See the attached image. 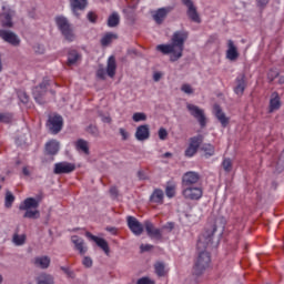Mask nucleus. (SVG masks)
<instances>
[{
  "label": "nucleus",
  "mask_w": 284,
  "mask_h": 284,
  "mask_svg": "<svg viewBox=\"0 0 284 284\" xmlns=\"http://www.w3.org/2000/svg\"><path fill=\"white\" fill-rule=\"evenodd\" d=\"M126 222L129 230H131L135 236H141V234H143V224H141L136 217L130 215L126 217Z\"/></svg>",
  "instance_id": "f3484780"
},
{
  "label": "nucleus",
  "mask_w": 284,
  "mask_h": 284,
  "mask_svg": "<svg viewBox=\"0 0 284 284\" xmlns=\"http://www.w3.org/2000/svg\"><path fill=\"white\" fill-rule=\"evenodd\" d=\"M106 74L111 79H114V74H116V59L114 58V55L109 57L106 71L105 69H103V65H100V68L97 71V77L98 79H101V81H105Z\"/></svg>",
  "instance_id": "39448f33"
},
{
  "label": "nucleus",
  "mask_w": 284,
  "mask_h": 284,
  "mask_svg": "<svg viewBox=\"0 0 284 284\" xmlns=\"http://www.w3.org/2000/svg\"><path fill=\"white\" fill-rule=\"evenodd\" d=\"M110 194H111V196H114V199H116V196H119V190L116 189V186H112L110 189Z\"/></svg>",
  "instance_id": "bf43d9fd"
},
{
  "label": "nucleus",
  "mask_w": 284,
  "mask_h": 284,
  "mask_svg": "<svg viewBox=\"0 0 284 284\" xmlns=\"http://www.w3.org/2000/svg\"><path fill=\"white\" fill-rule=\"evenodd\" d=\"M75 150L83 152L85 154H90V146L88 145V141L83 139H79L75 142Z\"/></svg>",
  "instance_id": "c85d7f7f"
},
{
  "label": "nucleus",
  "mask_w": 284,
  "mask_h": 284,
  "mask_svg": "<svg viewBox=\"0 0 284 284\" xmlns=\"http://www.w3.org/2000/svg\"><path fill=\"white\" fill-rule=\"evenodd\" d=\"M13 203H14V195L12 194V192L7 191L6 197H4V206L10 209V207H12Z\"/></svg>",
  "instance_id": "e433bc0d"
},
{
  "label": "nucleus",
  "mask_w": 284,
  "mask_h": 284,
  "mask_svg": "<svg viewBox=\"0 0 284 284\" xmlns=\"http://www.w3.org/2000/svg\"><path fill=\"white\" fill-rule=\"evenodd\" d=\"M106 230H108V232H114L115 229L114 227H108Z\"/></svg>",
  "instance_id": "774afa93"
},
{
  "label": "nucleus",
  "mask_w": 284,
  "mask_h": 284,
  "mask_svg": "<svg viewBox=\"0 0 284 284\" xmlns=\"http://www.w3.org/2000/svg\"><path fill=\"white\" fill-rule=\"evenodd\" d=\"M182 3L187 8L186 16L189 19L193 21V23H201V16L194 6V2L192 0H182Z\"/></svg>",
  "instance_id": "9b49d317"
},
{
  "label": "nucleus",
  "mask_w": 284,
  "mask_h": 284,
  "mask_svg": "<svg viewBox=\"0 0 284 284\" xmlns=\"http://www.w3.org/2000/svg\"><path fill=\"white\" fill-rule=\"evenodd\" d=\"M213 110H214V114H215L217 121H220L222 128H227V125L230 124V118L225 116V112H223V109H221V105L214 104Z\"/></svg>",
  "instance_id": "412c9836"
},
{
  "label": "nucleus",
  "mask_w": 284,
  "mask_h": 284,
  "mask_svg": "<svg viewBox=\"0 0 284 284\" xmlns=\"http://www.w3.org/2000/svg\"><path fill=\"white\" fill-rule=\"evenodd\" d=\"M60 270L69 276V278H74V271L70 270L69 267L61 266Z\"/></svg>",
  "instance_id": "de8ad7c7"
},
{
  "label": "nucleus",
  "mask_w": 284,
  "mask_h": 284,
  "mask_svg": "<svg viewBox=\"0 0 284 284\" xmlns=\"http://www.w3.org/2000/svg\"><path fill=\"white\" fill-rule=\"evenodd\" d=\"M13 243L14 245H23L26 243V235L14 234Z\"/></svg>",
  "instance_id": "79ce46f5"
},
{
  "label": "nucleus",
  "mask_w": 284,
  "mask_h": 284,
  "mask_svg": "<svg viewBox=\"0 0 284 284\" xmlns=\"http://www.w3.org/2000/svg\"><path fill=\"white\" fill-rule=\"evenodd\" d=\"M201 181V175L197 172L189 171L182 176V185L183 187H190L191 185H195Z\"/></svg>",
  "instance_id": "ddd939ff"
},
{
  "label": "nucleus",
  "mask_w": 284,
  "mask_h": 284,
  "mask_svg": "<svg viewBox=\"0 0 284 284\" xmlns=\"http://www.w3.org/2000/svg\"><path fill=\"white\" fill-rule=\"evenodd\" d=\"M113 39H119V37L114 33H106L100 41L101 45H103V48H108V45L112 43Z\"/></svg>",
  "instance_id": "473e14b6"
},
{
  "label": "nucleus",
  "mask_w": 284,
  "mask_h": 284,
  "mask_svg": "<svg viewBox=\"0 0 284 284\" xmlns=\"http://www.w3.org/2000/svg\"><path fill=\"white\" fill-rule=\"evenodd\" d=\"M164 196H165V193H163V190L155 189L150 196V201L151 203H163Z\"/></svg>",
  "instance_id": "cd10ccee"
},
{
  "label": "nucleus",
  "mask_w": 284,
  "mask_h": 284,
  "mask_svg": "<svg viewBox=\"0 0 284 284\" xmlns=\"http://www.w3.org/2000/svg\"><path fill=\"white\" fill-rule=\"evenodd\" d=\"M201 150H202V152H204L205 159H210V156H214V152H215L214 145H212L210 143L203 144L201 146Z\"/></svg>",
  "instance_id": "2f4dec72"
},
{
  "label": "nucleus",
  "mask_w": 284,
  "mask_h": 284,
  "mask_svg": "<svg viewBox=\"0 0 284 284\" xmlns=\"http://www.w3.org/2000/svg\"><path fill=\"white\" fill-rule=\"evenodd\" d=\"M172 10H174V7L169 6V7L159 8L155 11H152L151 14H152L153 21H155L158 26L163 24V21L168 19V14H170Z\"/></svg>",
  "instance_id": "9d476101"
},
{
  "label": "nucleus",
  "mask_w": 284,
  "mask_h": 284,
  "mask_svg": "<svg viewBox=\"0 0 284 284\" xmlns=\"http://www.w3.org/2000/svg\"><path fill=\"white\" fill-rule=\"evenodd\" d=\"M150 250H154V245L152 244H142L140 245V252L143 254V252H150Z\"/></svg>",
  "instance_id": "8fccbe9b"
},
{
  "label": "nucleus",
  "mask_w": 284,
  "mask_h": 284,
  "mask_svg": "<svg viewBox=\"0 0 284 284\" xmlns=\"http://www.w3.org/2000/svg\"><path fill=\"white\" fill-rule=\"evenodd\" d=\"M99 116H101L103 123H112V118L109 115H103V113H99Z\"/></svg>",
  "instance_id": "4d7b16f0"
},
{
  "label": "nucleus",
  "mask_w": 284,
  "mask_h": 284,
  "mask_svg": "<svg viewBox=\"0 0 284 284\" xmlns=\"http://www.w3.org/2000/svg\"><path fill=\"white\" fill-rule=\"evenodd\" d=\"M278 83H280L281 85H283V83H284V77H283V75L280 77Z\"/></svg>",
  "instance_id": "338daca9"
},
{
  "label": "nucleus",
  "mask_w": 284,
  "mask_h": 284,
  "mask_svg": "<svg viewBox=\"0 0 284 284\" xmlns=\"http://www.w3.org/2000/svg\"><path fill=\"white\" fill-rule=\"evenodd\" d=\"M189 37L190 33L187 31L178 30L173 33L170 44H159L156 50L162 52V54H171L170 61L174 63L175 61H179L181 57H183V50H185V41H187Z\"/></svg>",
  "instance_id": "f03ea898"
},
{
  "label": "nucleus",
  "mask_w": 284,
  "mask_h": 284,
  "mask_svg": "<svg viewBox=\"0 0 284 284\" xmlns=\"http://www.w3.org/2000/svg\"><path fill=\"white\" fill-rule=\"evenodd\" d=\"M22 174H24V176H30V170H28V166H23Z\"/></svg>",
  "instance_id": "680f3d73"
},
{
  "label": "nucleus",
  "mask_w": 284,
  "mask_h": 284,
  "mask_svg": "<svg viewBox=\"0 0 284 284\" xmlns=\"http://www.w3.org/2000/svg\"><path fill=\"white\" fill-rule=\"evenodd\" d=\"M69 3L71 11L74 14V17H77V19L81 17V13L79 12H83V10L88 8V0H69Z\"/></svg>",
  "instance_id": "a211bd4d"
},
{
  "label": "nucleus",
  "mask_w": 284,
  "mask_h": 284,
  "mask_svg": "<svg viewBox=\"0 0 284 284\" xmlns=\"http://www.w3.org/2000/svg\"><path fill=\"white\" fill-rule=\"evenodd\" d=\"M50 87V80L48 78H44L43 81L33 89V98L37 103L40 105H43L45 101H43V97H45V92H48V88Z\"/></svg>",
  "instance_id": "0eeeda50"
},
{
  "label": "nucleus",
  "mask_w": 284,
  "mask_h": 284,
  "mask_svg": "<svg viewBox=\"0 0 284 284\" xmlns=\"http://www.w3.org/2000/svg\"><path fill=\"white\" fill-rule=\"evenodd\" d=\"M49 129L52 134H59L63 130V116L54 115L49 118Z\"/></svg>",
  "instance_id": "dca6fc26"
},
{
  "label": "nucleus",
  "mask_w": 284,
  "mask_h": 284,
  "mask_svg": "<svg viewBox=\"0 0 284 284\" xmlns=\"http://www.w3.org/2000/svg\"><path fill=\"white\" fill-rule=\"evenodd\" d=\"M173 154L171 152H165L163 155H162V159H172Z\"/></svg>",
  "instance_id": "e2e57ef3"
},
{
  "label": "nucleus",
  "mask_w": 284,
  "mask_h": 284,
  "mask_svg": "<svg viewBox=\"0 0 284 284\" xmlns=\"http://www.w3.org/2000/svg\"><path fill=\"white\" fill-rule=\"evenodd\" d=\"M121 136H122V141H128V139H130V133H128V131H125V129L121 128L119 130Z\"/></svg>",
  "instance_id": "5fc2aeb1"
},
{
  "label": "nucleus",
  "mask_w": 284,
  "mask_h": 284,
  "mask_svg": "<svg viewBox=\"0 0 284 284\" xmlns=\"http://www.w3.org/2000/svg\"><path fill=\"white\" fill-rule=\"evenodd\" d=\"M144 229L150 239H155V241H161V239H163V233L160 229L154 227L152 222L145 221Z\"/></svg>",
  "instance_id": "aec40b11"
},
{
  "label": "nucleus",
  "mask_w": 284,
  "mask_h": 284,
  "mask_svg": "<svg viewBox=\"0 0 284 284\" xmlns=\"http://www.w3.org/2000/svg\"><path fill=\"white\" fill-rule=\"evenodd\" d=\"M87 19L88 21H90V23H97V13H94L93 11H90L88 14H87Z\"/></svg>",
  "instance_id": "09e8293b"
},
{
  "label": "nucleus",
  "mask_w": 284,
  "mask_h": 284,
  "mask_svg": "<svg viewBox=\"0 0 284 284\" xmlns=\"http://www.w3.org/2000/svg\"><path fill=\"white\" fill-rule=\"evenodd\" d=\"M60 144L57 140H52L45 144V152L51 156H54L59 153Z\"/></svg>",
  "instance_id": "a878e982"
},
{
  "label": "nucleus",
  "mask_w": 284,
  "mask_h": 284,
  "mask_svg": "<svg viewBox=\"0 0 284 284\" xmlns=\"http://www.w3.org/2000/svg\"><path fill=\"white\" fill-rule=\"evenodd\" d=\"M55 24L65 41L72 42L77 39V36H74V29L72 28V24H70V21H68V18L63 16L55 17Z\"/></svg>",
  "instance_id": "20e7f679"
},
{
  "label": "nucleus",
  "mask_w": 284,
  "mask_h": 284,
  "mask_svg": "<svg viewBox=\"0 0 284 284\" xmlns=\"http://www.w3.org/2000/svg\"><path fill=\"white\" fill-rule=\"evenodd\" d=\"M136 176H138L139 181H150V176H148V173H145V171H143V170H139L136 172Z\"/></svg>",
  "instance_id": "37998d69"
},
{
  "label": "nucleus",
  "mask_w": 284,
  "mask_h": 284,
  "mask_svg": "<svg viewBox=\"0 0 284 284\" xmlns=\"http://www.w3.org/2000/svg\"><path fill=\"white\" fill-rule=\"evenodd\" d=\"M135 139L136 141H148V139H150V125L142 124L138 126L135 131Z\"/></svg>",
  "instance_id": "4be33fe9"
},
{
  "label": "nucleus",
  "mask_w": 284,
  "mask_h": 284,
  "mask_svg": "<svg viewBox=\"0 0 284 284\" xmlns=\"http://www.w3.org/2000/svg\"><path fill=\"white\" fill-rule=\"evenodd\" d=\"M183 196L189 199L190 201H199L201 196H203V189L201 187H192V186H184Z\"/></svg>",
  "instance_id": "6ab92c4d"
},
{
  "label": "nucleus",
  "mask_w": 284,
  "mask_h": 284,
  "mask_svg": "<svg viewBox=\"0 0 284 284\" xmlns=\"http://www.w3.org/2000/svg\"><path fill=\"white\" fill-rule=\"evenodd\" d=\"M205 136L203 134H197L189 139V146L184 151V156L192 159L199 152V148L203 144Z\"/></svg>",
  "instance_id": "423d86ee"
},
{
  "label": "nucleus",
  "mask_w": 284,
  "mask_h": 284,
  "mask_svg": "<svg viewBox=\"0 0 284 284\" xmlns=\"http://www.w3.org/2000/svg\"><path fill=\"white\" fill-rule=\"evenodd\" d=\"M154 270L159 276H165V264L163 262L155 263Z\"/></svg>",
  "instance_id": "4c0bfd02"
},
{
  "label": "nucleus",
  "mask_w": 284,
  "mask_h": 284,
  "mask_svg": "<svg viewBox=\"0 0 284 284\" xmlns=\"http://www.w3.org/2000/svg\"><path fill=\"white\" fill-rule=\"evenodd\" d=\"M0 123H10V116L7 114L0 113Z\"/></svg>",
  "instance_id": "6e6d98bb"
},
{
  "label": "nucleus",
  "mask_w": 284,
  "mask_h": 284,
  "mask_svg": "<svg viewBox=\"0 0 284 284\" xmlns=\"http://www.w3.org/2000/svg\"><path fill=\"white\" fill-rule=\"evenodd\" d=\"M121 19L119 18V13L113 12L108 19L109 28H116L119 26Z\"/></svg>",
  "instance_id": "72a5a7b5"
},
{
  "label": "nucleus",
  "mask_w": 284,
  "mask_h": 284,
  "mask_svg": "<svg viewBox=\"0 0 284 284\" xmlns=\"http://www.w3.org/2000/svg\"><path fill=\"white\" fill-rule=\"evenodd\" d=\"M278 77V71L272 69L270 70V72L267 73V79L268 81L272 83V81H274V79H276Z\"/></svg>",
  "instance_id": "a18cd8bd"
},
{
  "label": "nucleus",
  "mask_w": 284,
  "mask_h": 284,
  "mask_svg": "<svg viewBox=\"0 0 284 284\" xmlns=\"http://www.w3.org/2000/svg\"><path fill=\"white\" fill-rule=\"evenodd\" d=\"M186 110H189L191 116L196 119L201 128H205L207 125V118H205V113L203 112V109L194 104H186Z\"/></svg>",
  "instance_id": "1a4fd4ad"
},
{
  "label": "nucleus",
  "mask_w": 284,
  "mask_h": 284,
  "mask_svg": "<svg viewBox=\"0 0 284 284\" xmlns=\"http://www.w3.org/2000/svg\"><path fill=\"white\" fill-rule=\"evenodd\" d=\"M0 39H2L4 43L13 45V48H19V45H21V39L19 38V36L8 29H0Z\"/></svg>",
  "instance_id": "6e6552de"
},
{
  "label": "nucleus",
  "mask_w": 284,
  "mask_h": 284,
  "mask_svg": "<svg viewBox=\"0 0 284 284\" xmlns=\"http://www.w3.org/2000/svg\"><path fill=\"white\" fill-rule=\"evenodd\" d=\"M17 94H18V99H19V101H21V103H23L24 105L29 103L30 97L28 95V93H26V91L18 90Z\"/></svg>",
  "instance_id": "58836bf2"
},
{
  "label": "nucleus",
  "mask_w": 284,
  "mask_h": 284,
  "mask_svg": "<svg viewBox=\"0 0 284 284\" xmlns=\"http://www.w3.org/2000/svg\"><path fill=\"white\" fill-rule=\"evenodd\" d=\"M85 132H88V134H91V136H94L95 139H98V136H101V131H99V126L94 124L88 125L85 128Z\"/></svg>",
  "instance_id": "f704fd0d"
},
{
  "label": "nucleus",
  "mask_w": 284,
  "mask_h": 284,
  "mask_svg": "<svg viewBox=\"0 0 284 284\" xmlns=\"http://www.w3.org/2000/svg\"><path fill=\"white\" fill-rule=\"evenodd\" d=\"M50 263L51 260L48 255L34 257L33 261V265H36V267H40V270H48V267H50Z\"/></svg>",
  "instance_id": "b1692460"
},
{
  "label": "nucleus",
  "mask_w": 284,
  "mask_h": 284,
  "mask_svg": "<svg viewBox=\"0 0 284 284\" xmlns=\"http://www.w3.org/2000/svg\"><path fill=\"white\" fill-rule=\"evenodd\" d=\"M163 77V73L161 72H155L153 74V81H155V83H159V81H161V78Z\"/></svg>",
  "instance_id": "13d9d810"
},
{
  "label": "nucleus",
  "mask_w": 284,
  "mask_h": 284,
  "mask_svg": "<svg viewBox=\"0 0 284 284\" xmlns=\"http://www.w3.org/2000/svg\"><path fill=\"white\" fill-rule=\"evenodd\" d=\"M79 59H81V54H79V52H77V50H71V51H69V54H68L67 64L74 65V63H77V61H79Z\"/></svg>",
  "instance_id": "7c9ffc66"
},
{
  "label": "nucleus",
  "mask_w": 284,
  "mask_h": 284,
  "mask_svg": "<svg viewBox=\"0 0 284 284\" xmlns=\"http://www.w3.org/2000/svg\"><path fill=\"white\" fill-rule=\"evenodd\" d=\"M128 54H136V50L130 49V50H128Z\"/></svg>",
  "instance_id": "69168bd1"
},
{
  "label": "nucleus",
  "mask_w": 284,
  "mask_h": 284,
  "mask_svg": "<svg viewBox=\"0 0 284 284\" xmlns=\"http://www.w3.org/2000/svg\"><path fill=\"white\" fill-rule=\"evenodd\" d=\"M281 108V99H278V95L271 99L270 101V112H274L276 110H280Z\"/></svg>",
  "instance_id": "c9c22d12"
},
{
  "label": "nucleus",
  "mask_w": 284,
  "mask_h": 284,
  "mask_svg": "<svg viewBox=\"0 0 284 284\" xmlns=\"http://www.w3.org/2000/svg\"><path fill=\"white\" fill-rule=\"evenodd\" d=\"M235 94H243L245 92V74H241L236 78V87L234 88Z\"/></svg>",
  "instance_id": "bb28decb"
},
{
  "label": "nucleus",
  "mask_w": 284,
  "mask_h": 284,
  "mask_svg": "<svg viewBox=\"0 0 284 284\" xmlns=\"http://www.w3.org/2000/svg\"><path fill=\"white\" fill-rule=\"evenodd\" d=\"M77 170V165L70 162H59L54 164L53 174H70Z\"/></svg>",
  "instance_id": "f8f14e48"
},
{
  "label": "nucleus",
  "mask_w": 284,
  "mask_h": 284,
  "mask_svg": "<svg viewBox=\"0 0 284 284\" xmlns=\"http://www.w3.org/2000/svg\"><path fill=\"white\" fill-rule=\"evenodd\" d=\"M182 92H184V94H194V90L192 89V85L190 84H183L181 87Z\"/></svg>",
  "instance_id": "c03bdc74"
},
{
  "label": "nucleus",
  "mask_w": 284,
  "mask_h": 284,
  "mask_svg": "<svg viewBox=\"0 0 284 284\" xmlns=\"http://www.w3.org/2000/svg\"><path fill=\"white\" fill-rule=\"evenodd\" d=\"M12 17H14V11L12 10L0 13V24L3 30H10V28H14V21H12Z\"/></svg>",
  "instance_id": "4468645a"
},
{
  "label": "nucleus",
  "mask_w": 284,
  "mask_h": 284,
  "mask_svg": "<svg viewBox=\"0 0 284 284\" xmlns=\"http://www.w3.org/2000/svg\"><path fill=\"white\" fill-rule=\"evenodd\" d=\"M258 8H265L270 3V0H256Z\"/></svg>",
  "instance_id": "052dcab7"
},
{
  "label": "nucleus",
  "mask_w": 284,
  "mask_h": 284,
  "mask_svg": "<svg viewBox=\"0 0 284 284\" xmlns=\"http://www.w3.org/2000/svg\"><path fill=\"white\" fill-rule=\"evenodd\" d=\"M38 50H36V52H39V54H43V47H41V44L37 45Z\"/></svg>",
  "instance_id": "0e129e2a"
},
{
  "label": "nucleus",
  "mask_w": 284,
  "mask_h": 284,
  "mask_svg": "<svg viewBox=\"0 0 284 284\" xmlns=\"http://www.w3.org/2000/svg\"><path fill=\"white\" fill-rule=\"evenodd\" d=\"M136 284H154L150 277H141L138 280Z\"/></svg>",
  "instance_id": "603ef678"
},
{
  "label": "nucleus",
  "mask_w": 284,
  "mask_h": 284,
  "mask_svg": "<svg viewBox=\"0 0 284 284\" xmlns=\"http://www.w3.org/2000/svg\"><path fill=\"white\" fill-rule=\"evenodd\" d=\"M165 194L169 199H173L175 194L174 186H166Z\"/></svg>",
  "instance_id": "3c124183"
},
{
  "label": "nucleus",
  "mask_w": 284,
  "mask_h": 284,
  "mask_svg": "<svg viewBox=\"0 0 284 284\" xmlns=\"http://www.w3.org/2000/svg\"><path fill=\"white\" fill-rule=\"evenodd\" d=\"M226 59H229V61H236V59H239V49H236L232 40L227 41Z\"/></svg>",
  "instance_id": "5701e85b"
},
{
  "label": "nucleus",
  "mask_w": 284,
  "mask_h": 284,
  "mask_svg": "<svg viewBox=\"0 0 284 284\" xmlns=\"http://www.w3.org/2000/svg\"><path fill=\"white\" fill-rule=\"evenodd\" d=\"M41 203V196L27 197L20 205L19 210L23 211V219H40L41 212H39V205Z\"/></svg>",
  "instance_id": "7ed1b4c3"
},
{
  "label": "nucleus",
  "mask_w": 284,
  "mask_h": 284,
  "mask_svg": "<svg viewBox=\"0 0 284 284\" xmlns=\"http://www.w3.org/2000/svg\"><path fill=\"white\" fill-rule=\"evenodd\" d=\"M37 284H54V277L50 274L42 273L37 277Z\"/></svg>",
  "instance_id": "c756f323"
},
{
  "label": "nucleus",
  "mask_w": 284,
  "mask_h": 284,
  "mask_svg": "<svg viewBox=\"0 0 284 284\" xmlns=\"http://www.w3.org/2000/svg\"><path fill=\"white\" fill-rule=\"evenodd\" d=\"M132 119L135 123H140V121H148V115L143 112H136L132 115Z\"/></svg>",
  "instance_id": "ea45409f"
},
{
  "label": "nucleus",
  "mask_w": 284,
  "mask_h": 284,
  "mask_svg": "<svg viewBox=\"0 0 284 284\" xmlns=\"http://www.w3.org/2000/svg\"><path fill=\"white\" fill-rule=\"evenodd\" d=\"M85 236L88 239H91V241H94L98 247H100V250H102L106 256H110V244H108V241H105V239L98 237L97 235H93L90 232H87Z\"/></svg>",
  "instance_id": "2eb2a0df"
},
{
  "label": "nucleus",
  "mask_w": 284,
  "mask_h": 284,
  "mask_svg": "<svg viewBox=\"0 0 284 284\" xmlns=\"http://www.w3.org/2000/svg\"><path fill=\"white\" fill-rule=\"evenodd\" d=\"M71 241H72L73 245L75 246V250H78V252L81 255H83V254H85V252H88V247L83 246L84 245L83 239H81L77 235H73L71 237Z\"/></svg>",
  "instance_id": "393cba45"
},
{
  "label": "nucleus",
  "mask_w": 284,
  "mask_h": 284,
  "mask_svg": "<svg viewBox=\"0 0 284 284\" xmlns=\"http://www.w3.org/2000/svg\"><path fill=\"white\" fill-rule=\"evenodd\" d=\"M82 265H84V267H92V257L84 256L82 261Z\"/></svg>",
  "instance_id": "864d4df0"
},
{
  "label": "nucleus",
  "mask_w": 284,
  "mask_h": 284,
  "mask_svg": "<svg viewBox=\"0 0 284 284\" xmlns=\"http://www.w3.org/2000/svg\"><path fill=\"white\" fill-rule=\"evenodd\" d=\"M225 217L219 216L214 220L213 224L207 226L200 235L196 244L199 256L193 265L194 276L203 275L205 270L210 267L212 257L206 250H212L213 247L219 246L221 236H223V232H225Z\"/></svg>",
  "instance_id": "f257e3e1"
},
{
  "label": "nucleus",
  "mask_w": 284,
  "mask_h": 284,
  "mask_svg": "<svg viewBox=\"0 0 284 284\" xmlns=\"http://www.w3.org/2000/svg\"><path fill=\"white\" fill-rule=\"evenodd\" d=\"M158 134L161 141H165L168 139V130H165L164 128H161Z\"/></svg>",
  "instance_id": "49530a36"
},
{
  "label": "nucleus",
  "mask_w": 284,
  "mask_h": 284,
  "mask_svg": "<svg viewBox=\"0 0 284 284\" xmlns=\"http://www.w3.org/2000/svg\"><path fill=\"white\" fill-rule=\"evenodd\" d=\"M222 168L225 172H232V160L230 158L224 159Z\"/></svg>",
  "instance_id": "a19ab883"
}]
</instances>
